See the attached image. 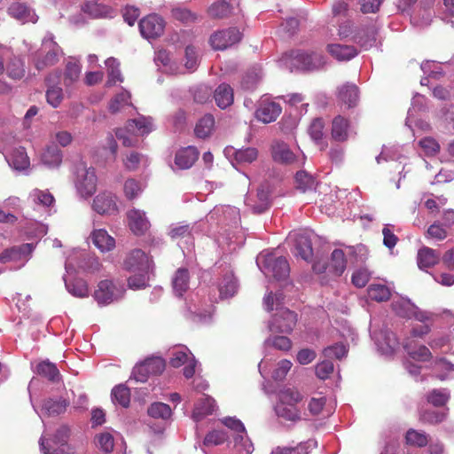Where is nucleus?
Wrapping results in <instances>:
<instances>
[{"label": "nucleus", "mask_w": 454, "mask_h": 454, "mask_svg": "<svg viewBox=\"0 0 454 454\" xmlns=\"http://www.w3.org/2000/svg\"><path fill=\"white\" fill-rule=\"evenodd\" d=\"M70 429L67 426H60L51 439L42 435L39 440L40 450L43 454H73L68 445Z\"/></svg>", "instance_id": "39448f33"}, {"label": "nucleus", "mask_w": 454, "mask_h": 454, "mask_svg": "<svg viewBox=\"0 0 454 454\" xmlns=\"http://www.w3.org/2000/svg\"><path fill=\"white\" fill-rule=\"evenodd\" d=\"M36 373L47 378L52 382H57L60 380V373L56 364L44 360L40 362L36 366Z\"/></svg>", "instance_id": "49530a36"}, {"label": "nucleus", "mask_w": 454, "mask_h": 454, "mask_svg": "<svg viewBox=\"0 0 454 454\" xmlns=\"http://www.w3.org/2000/svg\"><path fill=\"white\" fill-rule=\"evenodd\" d=\"M348 354V348L341 343H336L331 346L326 347L323 355L325 358L331 361V359H338L340 360L345 357Z\"/></svg>", "instance_id": "e2e57ef3"}, {"label": "nucleus", "mask_w": 454, "mask_h": 454, "mask_svg": "<svg viewBox=\"0 0 454 454\" xmlns=\"http://www.w3.org/2000/svg\"><path fill=\"white\" fill-rule=\"evenodd\" d=\"M215 410V400L209 396L201 398L195 405L192 412V418L195 421H200L205 416L211 414Z\"/></svg>", "instance_id": "a19ab883"}, {"label": "nucleus", "mask_w": 454, "mask_h": 454, "mask_svg": "<svg viewBox=\"0 0 454 454\" xmlns=\"http://www.w3.org/2000/svg\"><path fill=\"white\" fill-rule=\"evenodd\" d=\"M92 244L101 252L108 253L116 247L115 239L106 229H94L90 235Z\"/></svg>", "instance_id": "412c9836"}, {"label": "nucleus", "mask_w": 454, "mask_h": 454, "mask_svg": "<svg viewBox=\"0 0 454 454\" xmlns=\"http://www.w3.org/2000/svg\"><path fill=\"white\" fill-rule=\"evenodd\" d=\"M350 133L348 121L342 116H337L333 121L332 137L336 141H345Z\"/></svg>", "instance_id": "72a5a7b5"}, {"label": "nucleus", "mask_w": 454, "mask_h": 454, "mask_svg": "<svg viewBox=\"0 0 454 454\" xmlns=\"http://www.w3.org/2000/svg\"><path fill=\"white\" fill-rule=\"evenodd\" d=\"M164 19L157 13H152L144 18V37L153 39L160 37L165 29Z\"/></svg>", "instance_id": "aec40b11"}, {"label": "nucleus", "mask_w": 454, "mask_h": 454, "mask_svg": "<svg viewBox=\"0 0 454 454\" xmlns=\"http://www.w3.org/2000/svg\"><path fill=\"white\" fill-rule=\"evenodd\" d=\"M215 127V119L211 114L204 115L195 126V135L200 138L208 137Z\"/></svg>", "instance_id": "8fccbe9b"}, {"label": "nucleus", "mask_w": 454, "mask_h": 454, "mask_svg": "<svg viewBox=\"0 0 454 454\" xmlns=\"http://www.w3.org/2000/svg\"><path fill=\"white\" fill-rule=\"evenodd\" d=\"M328 52L338 61H347L357 55V51L353 46L341 44H329Z\"/></svg>", "instance_id": "c9c22d12"}, {"label": "nucleus", "mask_w": 454, "mask_h": 454, "mask_svg": "<svg viewBox=\"0 0 454 454\" xmlns=\"http://www.w3.org/2000/svg\"><path fill=\"white\" fill-rule=\"evenodd\" d=\"M141 129L142 122L139 120L132 119L128 121L124 129H117L115 136L122 141L124 146L132 147L138 144Z\"/></svg>", "instance_id": "dca6fc26"}, {"label": "nucleus", "mask_w": 454, "mask_h": 454, "mask_svg": "<svg viewBox=\"0 0 454 454\" xmlns=\"http://www.w3.org/2000/svg\"><path fill=\"white\" fill-rule=\"evenodd\" d=\"M367 292L369 298L376 301H384L390 297L388 287L381 284H372Z\"/></svg>", "instance_id": "680f3d73"}, {"label": "nucleus", "mask_w": 454, "mask_h": 454, "mask_svg": "<svg viewBox=\"0 0 454 454\" xmlns=\"http://www.w3.org/2000/svg\"><path fill=\"white\" fill-rule=\"evenodd\" d=\"M194 231V226L189 224L176 223L170 226L169 236L172 239L190 238Z\"/></svg>", "instance_id": "69168bd1"}, {"label": "nucleus", "mask_w": 454, "mask_h": 454, "mask_svg": "<svg viewBox=\"0 0 454 454\" xmlns=\"http://www.w3.org/2000/svg\"><path fill=\"white\" fill-rule=\"evenodd\" d=\"M282 300V294H276L273 296L272 292L268 293L263 299V305L267 310H277L269 323V329L272 333H290L297 323V315L281 307Z\"/></svg>", "instance_id": "f257e3e1"}, {"label": "nucleus", "mask_w": 454, "mask_h": 454, "mask_svg": "<svg viewBox=\"0 0 454 454\" xmlns=\"http://www.w3.org/2000/svg\"><path fill=\"white\" fill-rule=\"evenodd\" d=\"M147 413L152 418L166 420L171 417L172 411L164 403H154L148 408Z\"/></svg>", "instance_id": "052dcab7"}, {"label": "nucleus", "mask_w": 454, "mask_h": 454, "mask_svg": "<svg viewBox=\"0 0 454 454\" xmlns=\"http://www.w3.org/2000/svg\"><path fill=\"white\" fill-rule=\"evenodd\" d=\"M8 13L22 24L27 22L35 23L38 20L35 12L21 3H14L11 4L8 8Z\"/></svg>", "instance_id": "b1692460"}, {"label": "nucleus", "mask_w": 454, "mask_h": 454, "mask_svg": "<svg viewBox=\"0 0 454 454\" xmlns=\"http://www.w3.org/2000/svg\"><path fill=\"white\" fill-rule=\"evenodd\" d=\"M166 367L165 360L158 356H152L144 359V373L147 375L160 374Z\"/></svg>", "instance_id": "09e8293b"}, {"label": "nucleus", "mask_w": 454, "mask_h": 454, "mask_svg": "<svg viewBox=\"0 0 454 454\" xmlns=\"http://www.w3.org/2000/svg\"><path fill=\"white\" fill-rule=\"evenodd\" d=\"M297 188L301 192L312 190L316 187L317 181L313 176L306 171H298L295 176Z\"/></svg>", "instance_id": "13d9d810"}, {"label": "nucleus", "mask_w": 454, "mask_h": 454, "mask_svg": "<svg viewBox=\"0 0 454 454\" xmlns=\"http://www.w3.org/2000/svg\"><path fill=\"white\" fill-rule=\"evenodd\" d=\"M215 99L217 106L225 109L233 103V90L226 83L220 84L215 91Z\"/></svg>", "instance_id": "4c0bfd02"}, {"label": "nucleus", "mask_w": 454, "mask_h": 454, "mask_svg": "<svg viewBox=\"0 0 454 454\" xmlns=\"http://www.w3.org/2000/svg\"><path fill=\"white\" fill-rule=\"evenodd\" d=\"M171 18L184 25L195 23L199 20L196 12L184 6H175L170 11Z\"/></svg>", "instance_id": "58836bf2"}, {"label": "nucleus", "mask_w": 454, "mask_h": 454, "mask_svg": "<svg viewBox=\"0 0 454 454\" xmlns=\"http://www.w3.org/2000/svg\"><path fill=\"white\" fill-rule=\"evenodd\" d=\"M142 380V362H137L125 384L115 386L112 389L111 397L114 403H118L126 408L130 402V390H136V387Z\"/></svg>", "instance_id": "0eeeda50"}, {"label": "nucleus", "mask_w": 454, "mask_h": 454, "mask_svg": "<svg viewBox=\"0 0 454 454\" xmlns=\"http://www.w3.org/2000/svg\"><path fill=\"white\" fill-rule=\"evenodd\" d=\"M220 214L223 215V222L226 224H236L240 219L239 209L231 206L215 207L214 210L209 213L208 217L209 219H214Z\"/></svg>", "instance_id": "c85d7f7f"}, {"label": "nucleus", "mask_w": 454, "mask_h": 454, "mask_svg": "<svg viewBox=\"0 0 454 454\" xmlns=\"http://www.w3.org/2000/svg\"><path fill=\"white\" fill-rule=\"evenodd\" d=\"M301 395L295 389L286 388L278 393V402L275 406L277 415L286 420L295 422L301 419L296 404L301 401Z\"/></svg>", "instance_id": "7ed1b4c3"}, {"label": "nucleus", "mask_w": 454, "mask_h": 454, "mask_svg": "<svg viewBox=\"0 0 454 454\" xmlns=\"http://www.w3.org/2000/svg\"><path fill=\"white\" fill-rule=\"evenodd\" d=\"M410 357L416 361H427L431 356V352L424 345L417 346L413 341H407L403 345Z\"/></svg>", "instance_id": "a18cd8bd"}, {"label": "nucleus", "mask_w": 454, "mask_h": 454, "mask_svg": "<svg viewBox=\"0 0 454 454\" xmlns=\"http://www.w3.org/2000/svg\"><path fill=\"white\" fill-rule=\"evenodd\" d=\"M189 279V272L186 269L180 268L176 271L172 279V286L176 296H183V294L188 290Z\"/></svg>", "instance_id": "473e14b6"}, {"label": "nucleus", "mask_w": 454, "mask_h": 454, "mask_svg": "<svg viewBox=\"0 0 454 454\" xmlns=\"http://www.w3.org/2000/svg\"><path fill=\"white\" fill-rule=\"evenodd\" d=\"M231 12L230 4L225 0L213 3L207 9L208 15L213 19H223Z\"/></svg>", "instance_id": "bf43d9fd"}, {"label": "nucleus", "mask_w": 454, "mask_h": 454, "mask_svg": "<svg viewBox=\"0 0 454 454\" xmlns=\"http://www.w3.org/2000/svg\"><path fill=\"white\" fill-rule=\"evenodd\" d=\"M81 74V67L74 59H70L65 68L64 72V85L69 87L79 80Z\"/></svg>", "instance_id": "3c124183"}, {"label": "nucleus", "mask_w": 454, "mask_h": 454, "mask_svg": "<svg viewBox=\"0 0 454 454\" xmlns=\"http://www.w3.org/2000/svg\"><path fill=\"white\" fill-rule=\"evenodd\" d=\"M33 250L34 246L29 243L12 247L0 254V262H6L12 261L21 262V265H24V263L28 261Z\"/></svg>", "instance_id": "6ab92c4d"}, {"label": "nucleus", "mask_w": 454, "mask_h": 454, "mask_svg": "<svg viewBox=\"0 0 454 454\" xmlns=\"http://www.w3.org/2000/svg\"><path fill=\"white\" fill-rule=\"evenodd\" d=\"M102 267L99 259L85 251L74 250L67 257L65 264L67 274H72L76 269H81L89 272H97Z\"/></svg>", "instance_id": "6e6552de"}, {"label": "nucleus", "mask_w": 454, "mask_h": 454, "mask_svg": "<svg viewBox=\"0 0 454 454\" xmlns=\"http://www.w3.org/2000/svg\"><path fill=\"white\" fill-rule=\"evenodd\" d=\"M339 99L348 107L356 105L358 101V88L355 84H345L339 90Z\"/></svg>", "instance_id": "37998d69"}, {"label": "nucleus", "mask_w": 454, "mask_h": 454, "mask_svg": "<svg viewBox=\"0 0 454 454\" xmlns=\"http://www.w3.org/2000/svg\"><path fill=\"white\" fill-rule=\"evenodd\" d=\"M282 112L281 106L271 100V98L264 95L258 101L257 108L255 110V118L265 124L275 121Z\"/></svg>", "instance_id": "f8f14e48"}, {"label": "nucleus", "mask_w": 454, "mask_h": 454, "mask_svg": "<svg viewBox=\"0 0 454 454\" xmlns=\"http://www.w3.org/2000/svg\"><path fill=\"white\" fill-rule=\"evenodd\" d=\"M258 150L254 147H246L233 152L234 162L232 165H248L254 162L258 158Z\"/></svg>", "instance_id": "e433bc0d"}, {"label": "nucleus", "mask_w": 454, "mask_h": 454, "mask_svg": "<svg viewBox=\"0 0 454 454\" xmlns=\"http://www.w3.org/2000/svg\"><path fill=\"white\" fill-rule=\"evenodd\" d=\"M325 64V57L317 52L305 53L301 51H294L284 54L279 59V65L291 72L294 70H316Z\"/></svg>", "instance_id": "f03ea898"}, {"label": "nucleus", "mask_w": 454, "mask_h": 454, "mask_svg": "<svg viewBox=\"0 0 454 454\" xmlns=\"http://www.w3.org/2000/svg\"><path fill=\"white\" fill-rule=\"evenodd\" d=\"M82 11L93 18L107 17L111 12L110 8L106 5L93 1L87 2L82 6Z\"/></svg>", "instance_id": "6e6d98bb"}, {"label": "nucleus", "mask_w": 454, "mask_h": 454, "mask_svg": "<svg viewBox=\"0 0 454 454\" xmlns=\"http://www.w3.org/2000/svg\"><path fill=\"white\" fill-rule=\"evenodd\" d=\"M190 356L192 357V353L185 347L178 348L173 350L169 363L173 367H180L191 360Z\"/></svg>", "instance_id": "338daca9"}, {"label": "nucleus", "mask_w": 454, "mask_h": 454, "mask_svg": "<svg viewBox=\"0 0 454 454\" xmlns=\"http://www.w3.org/2000/svg\"><path fill=\"white\" fill-rule=\"evenodd\" d=\"M41 160L49 168H58L62 162V152L55 145H48L42 153Z\"/></svg>", "instance_id": "f704fd0d"}, {"label": "nucleus", "mask_w": 454, "mask_h": 454, "mask_svg": "<svg viewBox=\"0 0 454 454\" xmlns=\"http://www.w3.org/2000/svg\"><path fill=\"white\" fill-rule=\"evenodd\" d=\"M241 40V33L235 27L214 33L209 39L214 50L223 51L238 43Z\"/></svg>", "instance_id": "ddd939ff"}, {"label": "nucleus", "mask_w": 454, "mask_h": 454, "mask_svg": "<svg viewBox=\"0 0 454 454\" xmlns=\"http://www.w3.org/2000/svg\"><path fill=\"white\" fill-rule=\"evenodd\" d=\"M98 178L93 168L82 166L77 169L75 189L78 194L84 199L91 197L97 189Z\"/></svg>", "instance_id": "9b49d317"}, {"label": "nucleus", "mask_w": 454, "mask_h": 454, "mask_svg": "<svg viewBox=\"0 0 454 454\" xmlns=\"http://www.w3.org/2000/svg\"><path fill=\"white\" fill-rule=\"evenodd\" d=\"M97 447L105 453H110L114 447V436L111 431L98 434L95 437Z\"/></svg>", "instance_id": "864d4df0"}, {"label": "nucleus", "mask_w": 454, "mask_h": 454, "mask_svg": "<svg viewBox=\"0 0 454 454\" xmlns=\"http://www.w3.org/2000/svg\"><path fill=\"white\" fill-rule=\"evenodd\" d=\"M122 294L121 287L116 286L110 280H102L95 290L94 298L99 305H108L120 299Z\"/></svg>", "instance_id": "4468645a"}, {"label": "nucleus", "mask_w": 454, "mask_h": 454, "mask_svg": "<svg viewBox=\"0 0 454 454\" xmlns=\"http://www.w3.org/2000/svg\"><path fill=\"white\" fill-rule=\"evenodd\" d=\"M123 269L133 274L128 278L129 287L138 290L142 286V249L135 248L127 253L123 261Z\"/></svg>", "instance_id": "1a4fd4ad"}, {"label": "nucleus", "mask_w": 454, "mask_h": 454, "mask_svg": "<svg viewBox=\"0 0 454 454\" xmlns=\"http://www.w3.org/2000/svg\"><path fill=\"white\" fill-rule=\"evenodd\" d=\"M67 275L68 277H64V281L68 293L78 298L87 297L89 295V287L87 283L82 278L71 279V274Z\"/></svg>", "instance_id": "c756f323"}, {"label": "nucleus", "mask_w": 454, "mask_h": 454, "mask_svg": "<svg viewBox=\"0 0 454 454\" xmlns=\"http://www.w3.org/2000/svg\"><path fill=\"white\" fill-rule=\"evenodd\" d=\"M372 337L383 355H391L399 346L395 334L388 329L373 332Z\"/></svg>", "instance_id": "a211bd4d"}, {"label": "nucleus", "mask_w": 454, "mask_h": 454, "mask_svg": "<svg viewBox=\"0 0 454 454\" xmlns=\"http://www.w3.org/2000/svg\"><path fill=\"white\" fill-rule=\"evenodd\" d=\"M199 151L194 146L179 150L175 157V164L179 169L190 168L198 160Z\"/></svg>", "instance_id": "393cba45"}, {"label": "nucleus", "mask_w": 454, "mask_h": 454, "mask_svg": "<svg viewBox=\"0 0 454 454\" xmlns=\"http://www.w3.org/2000/svg\"><path fill=\"white\" fill-rule=\"evenodd\" d=\"M68 405V403L65 399H48L44 401L43 407L40 411L35 410V411L40 415H48V416H54L63 413L67 407Z\"/></svg>", "instance_id": "2f4dec72"}, {"label": "nucleus", "mask_w": 454, "mask_h": 454, "mask_svg": "<svg viewBox=\"0 0 454 454\" xmlns=\"http://www.w3.org/2000/svg\"><path fill=\"white\" fill-rule=\"evenodd\" d=\"M392 307L397 315L409 318L412 317V314L417 310V306H415L409 299L403 297L394 300Z\"/></svg>", "instance_id": "de8ad7c7"}, {"label": "nucleus", "mask_w": 454, "mask_h": 454, "mask_svg": "<svg viewBox=\"0 0 454 454\" xmlns=\"http://www.w3.org/2000/svg\"><path fill=\"white\" fill-rule=\"evenodd\" d=\"M354 40L364 50L372 47L376 42V31L373 27H365L358 30Z\"/></svg>", "instance_id": "79ce46f5"}, {"label": "nucleus", "mask_w": 454, "mask_h": 454, "mask_svg": "<svg viewBox=\"0 0 454 454\" xmlns=\"http://www.w3.org/2000/svg\"><path fill=\"white\" fill-rule=\"evenodd\" d=\"M129 107L133 108L131 94L123 88L110 98L107 105V109L112 114H116Z\"/></svg>", "instance_id": "5701e85b"}, {"label": "nucleus", "mask_w": 454, "mask_h": 454, "mask_svg": "<svg viewBox=\"0 0 454 454\" xmlns=\"http://www.w3.org/2000/svg\"><path fill=\"white\" fill-rule=\"evenodd\" d=\"M9 166L17 171H22L29 167V159L23 147L16 148L12 153L5 157Z\"/></svg>", "instance_id": "bb28decb"}, {"label": "nucleus", "mask_w": 454, "mask_h": 454, "mask_svg": "<svg viewBox=\"0 0 454 454\" xmlns=\"http://www.w3.org/2000/svg\"><path fill=\"white\" fill-rule=\"evenodd\" d=\"M220 297L222 299L232 297L238 290L237 280L231 271L226 272L218 284Z\"/></svg>", "instance_id": "7c9ffc66"}, {"label": "nucleus", "mask_w": 454, "mask_h": 454, "mask_svg": "<svg viewBox=\"0 0 454 454\" xmlns=\"http://www.w3.org/2000/svg\"><path fill=\"white\" fill-rule=\"evenodd\" d=\"M440 261V253L436 250L423 247L418 251L417 262L420 270H427L437 264Z\"/></svg>", "instance_id": "a878e982"}, {"label": "nucleus", "mask_w": 454, "mask_h": 454, "mask_svg": "<svg viewBox=\"0 0 454 454\" xmlns=\"http://www.w3.org/2000/svg\"><path fill=\"white\" fill-rule=\"evenodd\" d=\"M222 422L237 434L234 436V449L237 453L232 454H251L254 450L253 444L247 438L246 428L243 423L232 417L224 418Z\"/></svg>", "instance_id": "9d476101"}, {"label": "nucleus", "mask_w": 454, "mask_h": 454, "mask_svg": "<svg viewBox=\"0 0 454 454\" xmlns=\"http://www.w3.org/2000/svg\"><path fill=\"white\" fill-rule=\"evenodd\" d=\"M107 68L108 81L107 86L114 85L116 82H122L123 77L120 70V62L114 57L108 58L105 61Z\"/></svg>", "instance_id": "c03bdc74"}, {"label": "nucleus", "mask_w": 454, "mask_h": 454, "mask_svg": "<svg viewBox=\"0 0 454 454\" xmlns=\"http://www.w3.org/2000/svg\"><path fill=\"white\" fill-rule=\"evenodd\" d=\"M141 191L142 188L139 181L134 178H129L125 181L123 192L127 200H133L137 199L141 193Z\"/></svg>", "instance_id": "774afa93"}, {"label": "nucleus", "mask_w": 454, "mask_h": 454, "mask_svg": "<svg viewBox=\"0 0 454 454\" xmlns=\"http://www.w3.org/2000/svg\"><path fill=\"white\" fill-rule=\"evenodd\" d=\"M92 208L102 215H112L118 213L117 197L111 192L98 193L93 200Z\"/></svg>", "instance_id": "2eb2a0df"}, {"label": "nucleus", "mask_w": 454, "mask_h": 454, "mask_svg": "<svg viewBox=\"0 0 454 454\" xmlns=\"http://www.w3.org/2000/svg\"><path fill=\"white\" fill-rule=\"evenodd\" d=\"M272 157L275 161L291 164L296 160V155L283 142H276L272 145Z\"/></svg>", "instance_id": "cd10ccee"}, {"label": "nucleus", "mask_w": 454, "mask_h": 454, "mask_svg": "<svg viewBox=\"0 0 454 454\" xmlns=\"http://www.w3.org/2000/svg\"><path fill=\"white\" fill-rule=\"evenodd\" d=\"M288 239L294 240L297 255L309 261L313 254L311 240L306 231H294L288 236Z\"/></svg>", "instance_id": "4be33fe9"}, {"label": "nucleus", "mask_w": 454, "mask_h": 454, "mask_svg": "<svg viewBox=\"0 0 454 454\" xmlns=\"http://www.w3.org/2000/svg\"><path fill=\"white\" fill-rule=\"evenodd\" d=\"M262 77V69L254 67L248 71L243 77L241 82V88L245 90H253L256 88Z\"/></svg>", "instance_id": "5fc2aeb1"}, {"label": "nucleus", "mask_w": 454, "mask_h": 454, "mask_svg": "<svg viewBox=\"0 0 454 454\" xmlns=\"http://www.w3.org/2000/svg\"><path fill=\"white\" fill-rule=\"evenodd\" d=\"M29 199L36 205L50 207L54 202L53 196L47 191L39 189L33 190L29 194Z\"/></svg>", "instance_id": "0e129e2a"}, {"label": "nucleus", "mask_w": 454, "mask_h": 454, "mask_svg": "<svg viewBox=\"0 0 454 454\" xmlns=\"http://www.w3.org/2000/svg\"><path fill=\"white\" fill-rule=\"evenodd\" d=\"M62 55V49L54 41L53 35L48 33L43 39L41 49L34 59L35 66L38 70L52 67L59 62Z\"/></svg>", "instance_id": "20e7f679"}, {"label": "nucleus", "mask_w": 454, "mask_h": 454, "mask_svg": "<svg viewBox=\"0 0 454 454\" xmlns=\"http://www.w3.org/2000/svg\"><path fill=\"white\" fill-rule=\"evenodd\" d=\"M347 262L345 254L340 249H334L331 255V262L329 265L330 271L337 276H340L346 270Z\"/></svg>", "instance_id": "603ef678"}, {"label": "nucleus", "mask_w": 454, "mask_h": 454, "mask_svg": "<svg viewBox=\"0 0 454 454\" xmlns=\"http://www.w3.org/2000/svg\"><path fill=\"white\" fill-rule=\"evenodd\" d=\"M256 198L258 201H253L251 199L246 200V204L250 207L254 213L261 214L268 209L270 206L269 192L263 187L258 189Z\"/></svg>", "instance_id": "ea45409f"}, {"label": "nucleus", "mask_w": 454, "mask_h": 454, "mask_svg": "<svg viewBox=\"0 0 454 454\" xmlns=\"http://www.w3.org/2000/svg\"><path fill=\"white\" fill-rule=\"evenodd\" d=\"M256 263L266 276L272 274L276 279H284L288 277L290 272L289 264L286 257H276L270 253L260 254L257 256Z\"/></svg>", "instance_id": "423d86ee"}, {"label": "nucleus", "mask_w": 454, "mask_h": 454, "mask_svg": "<svg viewBox=\"0 0 454 454\" xmlns=\"http://www.w3.org/2000/svg\"><path fill=\"white\" fill-rule=\"evenodd\" d=\"M60 79L61 73L59 70H55L49 74L45 79L48 86L46 90V100L47 103L54 108L59 107L64 98L63 90L59 86H58Z\"/></svg>", "instance_id": "f3484780"}, {"label": "nucleus", "mask_w": 454, "mask_h": 454, "mask_svg": "<svg viewBox=\"0 0 454 454\" xmlns=\"http://www.w3.org/2000/svg\"><path fill=\"white\" fill-rule=\"evenodd\" d=\"M127 223L135 235L142 234V213L139 209L132 208L127 212Z\"/></svg>", "instance_id": "4d7b16f0"}]
</instances>
